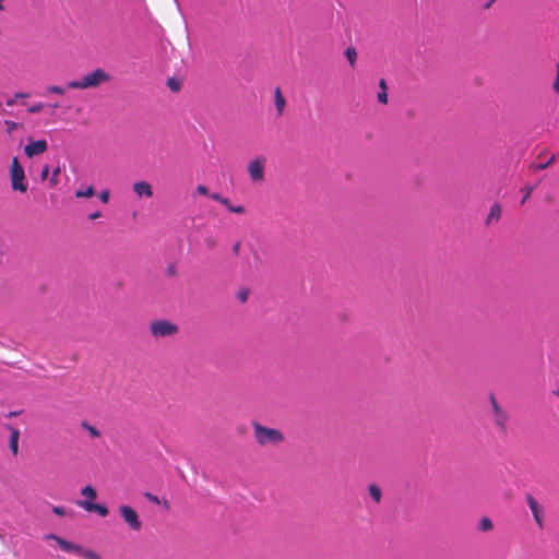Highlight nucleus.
I'll return each instance as SVG.
<instances>
[{
    "instance_id": "nucleus-4",
    "label": "nucleus",
    "mask_w": 559,
    "mask_h": 559,
    "mask_svg": "<svg viewBox=\"0 0 559 559\" xmlns=\"http://www.w3.org/2000/svg\"><path fill=\"white\" fill-rule=\"evenodd\" d=\"M148 330L154 340L158 341L160 338L175 336L179 331V326L170 320L158 319L150 323Z\"/></svg>"
},
{
    "instance_id": "nucleus-24",
    "label": "nucleus",
    "mask_w": 559,
    "mask_h": 559,
    "mask_svg": "<svg viewBox=\"0 0 559 559\" xmlns=\"http://www.w3.org/2000/svg\"><path fill=\"white\" fill-rule=\"evenodd\" d=\"M27 96H28V94H26V93L17 92L13 95V97H11L7 100V106L12 107L16 104L19 98H25Z\"/></svg>"
},
{
    "instance_id": "nucleus-45",
    "label": "nucleus",
    "mask_w": 559,
    "mask_h": 559,
    "mask_svg": "<svg viewBox=\"0 0 559 559\" xmlns=\"http://www.w3.org/2000/svg\"><path fill=\"white\" fill-rule=\"evenodd\" d=\"M16 414H17L16 412H11L10 416H15Z\"/></svg>"
},
{
    "instance_id": "nucleus-14",
    "label": "nucleus",
    "mask_w": 559,
    "mask_h": 559,
    "mask_svg": "<svg viewBox=\"0 0 559 559\" xmlns=\"http://www.w3.org/2000/svg\"><path fill=\"white\" fill-rule=\"evenodd\" d=\"M274 103H275V108H276L277 115L282 116L284 112V109L286 107V99L283 96L280 87H276L274 91Z\"/></svg>"
},
{
    "instance_id": "nucleus-31",
    "label": "nucleus",
    "mask_w": 559,
    "mask_h": 559,
    "mask_svg": "<svg viewBox=\"0 0 559 559\" xmlns=\"http://www.w3.org/2000/svg\"><path fill=\"white\" fill-rule=\"evenodd\" d=\"M52 512L58 515V516H64L66 515V509L63 507H60V506H53L52 507Z\"/></svg>"
},
{
    "instance_id": "nucleus-16",
    "label": "nucleus",
    "mask_w": 559,
    "mask_h": 559,
    "mask_svg": "<svg viewBox=\"0 0 559 559\" xmlns=\"http://www.w3.org/2000/svg\"><path fill=\"white\" fill-rule=\"evenodd\" d=\"M380 91L377 94V99L380 104L386 105L388 104V85L384 79H381L379 82Z\"/></svg>"
},
{
    "instance_id": "nucleus-8",
    "label": "nucleus",
    "mask_w": 559,
    "mask_h": 559,
    "mask_svg": "<svg viewBox=\"0 0 559 559\" xmlns=\"http://www.w3.org/2000/svg\"><path fill=\"white\" fill-rule=\"evenodd\" d=\"M265 158L257 157L252 159L248 165V173L250 179L254 182L262 181L264 179Z\"/></svg>"
},
{
    "instance_id": "nucleus-38",
    "label": "nucleus",
    "mask_w": 559,
    "mask_h": 559,
    "mask_svg": "<svg viewBox=\"0 0 559 559\" xmlns=\"http://www.w3.org/2000/svg\"><path fill=\"white\" fill-rule=\"evenodd\" d=\"M197 192L202 194V195H210L207 188L205 186H203V185H199L197 187Z\"/></svg>"
},
{
    "instance_id": "nucleus-17",
    "label": "nucleus",
    "mask_w": 559,
    "mask_h": 559,
    "mask_svg": "<svg viewBox=\"0 0 559 559\" xmlns=\"http://www.w3.org/2000/svg\"><path fill=\"white\" fill-rule=\"evenodd\" d=\"M368 491H369V495L370 497L377 502L379 503L381 501V498H382V491L381 489L374 485V484H371L368 486Z\"/></svg>"
},
{
    "instance_id": "nucleus-22",
    "label": "nucleus",
    "mask_w": 559,
    "mask_h": 559,
    "mask_svg": "<svg viewBox=\"0 0 559 559\" xmlns=\"http://www.w3.org/2000/svg\"><path fill=\"white\" fill-rule=\"evenodd\" d=\"M95 194L93 186H88L85 190H78L75 192L76 198H91Z\"/></svg>"
},
{
    "instance_id": "nucleus-21",
    "label": "nucleus",
    "mask_w": 559,
    "mask_h": 559,
    "mask_svg": "<svg viewBox=\"0 0 559 559\" xmlns=\"http://www.w3.org/2000/svg\"><path fill=\"white\" fill-rule=\"evenodd\" d=\"M81 426L90 433L92 438H98L100 436L99 430L96 427L90 425L87 421H82Z\"/></svg>"
},
{
    "instance_id": "nucleus-37",
    "label": "nucleus",
    "mask_w": 559,
    "mask_h": 559,
    "mask_svg": "<svg viewBox=\"0 0 559 559\" xmlns=\"http://www.w3.org/2000/svg\"><path fill=\"white\" fill-rule=\"evenodd\" d=\"M145 498H146L148 501L153 502V503H156V504H158V503H159V499H158V497H157V496H155V495H152V493H150V492H146V493H145Z\"/></svg>"
},
{
    "instance_id": "nucleus-19",
    "label": "nucleus",
    "mask_w": 559,
    "mask_h": 559,
    "mask_svg": "<svg viewBox=\"0 0 559 559\" xmlns=\"http://www.w3.org/2000/svg\"><path fill=\"white\" fill-rule=\"evenodd\" d=\"M556 162V155L552 154L550 156V158L547 160V162H543L540 164H534L531 166V168L534 170V171H540V170H544L546 168H548L550 165H552L554 163Z\"/></svg>"
},
{
    "instance_id": "nucleus-40",
    "label": "nucleus",
    "mask_w": 559,
    "mask_h": 559,
    "mask_svg": "<svg viewBox=\"0 0 559 559\" xmlns=\"http://www.w3.org/2000/svg\"><path fill=\"white\" fill-rule=\"evenodd\" d=\"M210 198H211L212 200H214V201L219 202V203H222V200L224 199V198H223L221 194H218V193H212V194H210Z\"/></svg>"
},
{
    "instance_id": "nucleus-35",
    "label": "nucleus",
    "mask_w": 559,
    "mask_h": 559,
    "mask_svg": "<svg viewBox=\"0 0 559 559\" xmlns=\"http://www.w3.org/2000/svg\"><path fill=\"white\" fill-rule=\"evenodd\" d=\"M50 168L48 165H45L40 171V178L41 180H46L49 175Z\"/></svg>"
},
{
    "instance_id": "nucleus-42",
    "label": "nucleus",
    "mask_w": 559,
    "mask_h": 559,
    "mask_svg": "<svg viewBox=\"0 0 559 559\" xmlns=\"http://www.w3.org/2000/svg\"><path fill=\"white\" fill-rule=\"evenodd\" d=\"M222 204L225 205L228 211H229V207H233V204L229 202V200L227 198H224L222 200Z\"/></svg>"
},
{
    "instance_id": "nucleus-41",
    "label": "nucleus",
    "mask_w": 559,
    "mask_h": 559,
    "mask_svg": "<svg viewBox=\"0 0 559 559\" xmlns=\"http://www.w3.org/2000/svg\"><path fill=\"white\" fill-rule=\"evenodd\" d=\"M240 247H241V243L240 241H237L234 246H233V251L236 255L239 254V250H240Z\"/></svg>"
},
{
    "instance_id": "nucleus-27",
    "label": "nucleus",
    "mask_w": 559,
    "mask_h": 559,
    "mask_svg": "<svg viewBox=\"0 0 559 559\" xmlns=\"http://www.w3.org/2000/svg\"><path fill=\"white\" fill-rule=\"evenodd\" d=\"M534 189H535L534 186H528V185L521 189V191L524 193L521 204H524L527 201V199L531 197Z\"/></svg>"
},
{
    "instance_id": "nucleus-25",
    "label": "nucleus",
    "mask_w": 559,
    "mask_h": 559,
    "mask_svg": "<svg viewBox=\"0 0 559 559\" xmlns=\"http://www.w3.org/2000/svg\"><path fill=\"white\" fill-rule=\"evenodd\" d=\"M46 92L51 94L64 95L66 88L58 85H49L46 87Z\"/></svg>"
},
{
    "instance_id": "nucleus-15",
    "label": "nucleus",
    "mask_w": 559,
    "mask_h": 559,
    "mask_svg": "<svg viewBox=\"0 0 559 559\" xmlns=\"http://www.w3.org/2000/svg\"><path fill=\"white\" fill-rule=\"evenodd\" d=\"M501 212H502L501 205L499 203H493L490 206L488 216L486 218V224L489 225L492 221H498L501 216Z\"/></svg>"
},
{
    "instance_id": "nucleus-6",
    "label": "nucleus",
    "mask_w": 559,
    "mask_h": 559,
    "mask_svg": "<svg viewBox=\"0 0 559 559\" xmlns=\"http://www.w3.org/2000/svg\"><path fill=\"white\" fill-rule=\"evenodd\" d=\"M526 503L532 512L534 522L536 523L539 530H543L545 526V508L538 500L532 495H525Z\"/></svg>"
},
{
    "instance_id": "nucleus-26",
    "label": "nucleus",
    "mask_w": 559,
    "mask_h": 559,
    "mask_svg": "<svg viewBox=\"0 0 559 559\" xmlns=\"http://www.w3.org/2000/svg\"><path fill=\"white\" fill-rule=\"evenodd\" d=\"M78 555L82 556L85 559H99V556L95 551H93L91 549H84L83 547H82V552L78 554Z\"/></svg>"
},
{
    "instance_id": "nucleus-13",
    "label": "nucleus",
    "mask_w": 559,
    "mask_h": 559,
    "mask_svg": "<svg viewBox=\"0 0 559 559\" xmlns=\"http://www.w3.org/2000/svg\"><path fill=\"white\" fill-rule=\"evenodd\" d=\"M133 191L139 197L151 198L153 197L152 186L146 181H138L133 183Z\"/></svg>"
},
{
    "instance_id": "nucleus-9",
    "label": "nucleus",
    "mask_w": 559,
    "mask_h": 559,
    "mask_svg": "<svg viewBox=\"0 0 559 559\" xmlns=\"http://www.w3.org/2000/svg\"><path fill=\"white\" fill-rule=\"evenodd\" d=\"M46 539H52L56 542V544L60 547L61 550L66 552H74V554H81L82 552V546L73 544L56 534H48L45 537Z\"/></svg>"
},
{
    "instance_id": "nucleus-29",
    "label": "nucleus",
    "mask_w": 559,
    "mask_h": 559,
    "mask_svg": "<svg viewBox=\"0 0 559 559\" xmlns=\"http://www.w3.org/2000/svg\"><path fill=\"white\" fill-rule=\"evenodd\" d=\"M45 105L43 103H36L27 108L29 114H37L44 109Z\"/></svg>"
},
{
    "instance_id": "nucleus-36",
    "label": "nucleus",
    "mask_w": 559,
    "mask_h": 559,
    "mask_svg": "<svg viewBox=\"0 0 559 559\" xmlns=\"http://www.w3.org/2000/svg\"><path fill=\"white\" fill-rule=\"evenodd\" d=\"M237 297L241 302H246L248 299V290L238 292Z\"/></svg>"
},
{
    "instance_id": "nucleus-39",
    "label": "nucleus",
    "mask_w": 559,
    "mask_h": 559,
    "mask_svg": "<svg viewBox=\"0 0 559 559\" xmlns=\"http://www.w3.org/2000/svg\"><path fill=\"white\" fill-rule=\"evenodd\" d=\"M4 123L8 127L9 131H12L13 129H15L17 127L16 122H14V121L5 120Z\"/></svg>"
},
{
    "instance_id": "nucleus-5",
    "label": "nucleus",
    "mask_w": 559,
    "mask_h": 559,
    "mask_svg": "<svg viewBox=\"0 0 559 559\" xmlns=\"http://www.w3.org/2000/svg\"><path fill=\"white\" fill-rule=\"evenodd\" d=\"M489 402L491 407V419L493 421V425L498 429L499 433L506 436L508 433L509 414L498 403L493 394H490Z\"/></svg>"
},
{
    "instance_id": "nucleus-2",
    "label": "nucleus",
    "mask_w": 559,
    "mask_h": 559,
    "mask_svg": "<svg viewBox=\"0 0 559 559\" xmlns=\"http://www.w3.org/2000/svg\"><path fill=\"white\" fill-rule=\"evenodd\" d=\"M252 428L255 442L260 447H277L285 441V436L280 429L265 427L258 421L252 423Z\"/></svg>"
},
{
    "instance_id": "nucleus-18",
    "label": "nucleus",
    "mask_w": 559,
    "mask_h": 559,
    "mask_svg": "<svg viewBox=\"0 0 559 559\" xmlns=\"http://www.w3.org/2000/svg\"><path fill=\"white\" fill-rule=\"evenodd\" d=\"M345 56H346L350 67L355 68L356 61H357V51H356L355 47H353V46L347 47L345 50Z\"/></svg>"
},
{
    "instance_id": "nucleus-28",
    "label": "nucleus",
    "mask_w": 559,
    "mask_h": 559,
    "mask_svg": "<svg viewBox=\"0 0 559 559\" xmlns=\"http://www.w3.org/2000/svg\"><path fill=\"white\" fill-rule=\"evenodd\" d=\"M167 86L174 91V92H178L180 90V82H178L176 79L174 78H170L167 80Z\"/></svg>"
},
{
    "instance_id": "nucleus-34",
    "label": "nucleus",
    "mask_w": 559,
    "mask_h": 559,
    "mask_svg": "<svg viewBox=\"0 0 559 559\" xmlns=\"http://www.w3.org/2000/svg\"><path fill=\"white\" fill-rule=\"evenodd\" d=\"M109 191L108 190H103L100 193H99V199L103 203H107L108 200H109Z\"/></svg>"
},
{
    "instance_id": "nucleus-1",
    "label": "nucleus",
    "mask_w": 559,
    "mask_h": 559,
    "mask_svg": "<svg viewBox=\"0 0 559 559\" xmlns=\"http://www.w3.org/2000/svg\"><path fill=\"white\" fill-rule=\"evenodd\" d=\"M110 80L111 76L105 70L97 68L79 80L68 82L67 87L70 90L96 88Z\"/></svg>"
},
{
    "instance_id": "nucleus-7",
    "label": "nucleus",
    "mask_w": 559,
    "mask_h": 559,
    "mask_svg": "<svg viewBox=\"0 0 559 559\" xmlns=\"http://www.w3.org/2000/svg\"><path fill=\"white\" fill-rule=\"evenodd\" d=\"M118 510L121 519L131 531L139 532L142 528V522L139 514L132 507L122 504Z\"/></svg>"
},
{
    "instance_id": "nucleus-30",
    "label": "nucleus",
    "mask_w": 559,
    "mask_h": 559,
    "mask_svg": "<svg viewBox=\"0 0 559 559\" xmlns=\"http://www.w3.org/2000/svg\"><path fill=\"white\" fill-rule=\"evenodd\" d=\"M60 174V167H57L56 169H53L52 171V176L50 178V186L53 188L57 186L58 183V176Z\"/></svg>"
},
{
    "instance_id": "nucleus-32",
    "label": "nucleus",
    "mask_w": 559,
    "mask_h": 559,
    "mask_svg": "<svg viewBox=\"0 0 559 559\" xmlns=\"http://www.w3.org/2000/svg\"><path fill=\"white\" fill-rule=\"evenodd\" d=\"M557 74H556V79H555V82H554V91L559 94V63L557 64Z\"/></svg>"
},
{
    "instance_id": "nucleus-20",
    "label": "nucleus",
    "mask_w": 559,
    "mask_h": 559,
    "mask_svg": "<svg viewBox=\"0 0 559 559\" xmlns=\"http://www.w3.org/2000/svg\"><path fill=\"white\" fill-rule=\"evenodd\" d=\"M81 495L86 497L88 499L87 501H92L97 497V492H96L95 488L92 487L91 485H87L84 488H82Z\"/></svg>"
},
{
    "instance_id": "nucleus-11",
    "label": "nucleus",
    "mask_w": 559,
    "mask_h": 559,
    "mask_svg": "<svg viewBox=\"0 0 559 559\" xmlns=\"http://www.w3.org/2000/svg\"><path fill=\"white\" fill-rule=\"evenodd\" d=\"M48 144L46 140H37L28 143L25 148V155L29 158L40 155L47 151Z\"/></svg>"
},
{
    "instance_id": "nucleus-3",
    "label": "nucleus",
    "mask_w": 559,
    "mask_h": 559,
    "mask_svg": "<svg viewBox=\"0 0 559 559\" xmlns=\"http://www.w3.org/2000/svg\"><path fill=\"white\" fill-rule=\"evenodd\" d=\"M11 188L15 192L25 193L28 189L25 170L17 157H13L9 168Z\"/></svg>"
},
{
    "instance_id": "nucleus-12",
    "label": "nucleus",
    "mask_w": 559,
    "mask_h": 559,
    "mask_svg": "<svg viewBox=\"0 0 559 559\" xmlns=\"http://www.w3.org/2000/svg\"><path fill=\"white\" fill-rule=\"evenodd\" d=\"M5 428L10 431V438H9L10 451L15 456L19 453L20 431L17 428L11 426L10 424H7Z\"/></svg>"
},
{
    "instance_id": "nucleus-33",
    "label": "nucleus",
    "mask_w": 559,
    "mask_h": 559,
    "mask_svg": "<svg viewBox=\"0 0 559 559\" xmlns=\"http://www.w3.org/2000/svg\"><path fill=\"white\" fill-rule=\"evenodd\" d=\"M229 212L231 213H236V214H243L245 213V207L243 205H233V207H229Z\"/></svg>"
},
{
    "instance_id": "nucleus-23",
    "label": "nucleus",
    "mask_w": 559,
    "mask_h": 559,
    "mask_svg": "<svg viewBox=\"0 0 559 559\" xmlns=\"http://www.w3.org/2000/svg\"><path fill=\"white\" fill-rule=\"evenodd\" d=\"M493 527L492 525V522L489 518H483L480 521H479V525H478V528L483 532H488V531H491Z\"/></svg>"
},
{
    "instance_id": "nucleus-44",
    "label": "nucleus",
    "mask_w": 559,
    "mask_h": 559,
    "mask_svg": "<svg viewBox=\"0 0 559 559\" xmlns=\"http://www.w3.org/2000/svg\"><path fill=\"white\" fill-rule=\"evenodd\" d=\"M2 2H3V0H0V11L4 10V7H3Z\"/></svg>"
},
{
    "instance_id": "nucleus-10",
    "label": "nucleus",
    "mask_w": 559,
    "mask_h": 559,
    "mask_svg": "<svg viewBox=\"0 0 559 559\" xmlns=\"http://www.w3.org/2000/svg\"><path fill=\"white\" fill-rule=\"evenodd\" d=\"M76 503L86 512H95L102 518L107 516L109 513L108 508L104 504L94 503L93 501L87 500L78 501Z\"/></svg>"
},
{
    "instance_id": "nucleus-43",
    "label": "nucleus",
    "mask_w": 559,
    "mask_h": 559,
    "mask_svg": "<svg viewBox=\"0 0 559 559\" xmlns=\"http://www.w3.org/2000/svg\"><path fill=\"white\" fill-rule=\"evenodd\" d=\"M88 217H90V219H96V218L100 217V212L92 213Z\"/></svg>"
}]
</instances>
